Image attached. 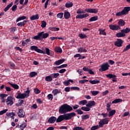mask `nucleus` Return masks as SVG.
I'll return each mask as SVG.
<instances>
[{"mask_svg": "<svg viewBox=\"0 0 130 130\" xmlns=\"http://www.w3.org/2000/svg\"><path fill=\"white\" fill-rule=\"evenodd\" d=\"M74 116H76V113L75 112L60 115L57 118L54 116H51L48 120V122H49V123H54L55 121H56V122H61V121L64 120H70V119H72Z\"/></svg>", "mask_w": 130, "mask_h": 130, "instance_id": "nucleus-1", "label": "nucleus"}, {"mask_svg": "<svg viewBox=\"0 0 130 130\" xmlns=\"http://www.w3.org/2000/svg\"><path fill=\"white\" fill-rule=\"evenodd\" d=\"M73 110V107L71 106L65 104L60 106L59 109V113H61V114H64L66 113H68V112H70Z\"/></svg>", "mask_w": 130, "mask_h": 130, "instance_id": "nucleus-2", "label": "nucleus"}, {"mask_svg": "<svg viewBox=\"0 0 130 130\" xmlns=\"http://www.w3.org/2000/svg\"><path fill=\"white\" fill-rule=\"evenodd\" d=\"M49 36V34L44 33V31L39 32L38 35L32 38V39L35 40H42L43 39H45Z\"/></svg>", "mask_w": 130, "mask_h": 130, "instance_id": "nucleus-3", "label": "nucleus"}, {"mask_svg": "<svg viewBox=\"0 0 130 130\" xmlns=\"http://www.w3.org/2000/svg\"><path fill=\"white\" fill-rule=\"evenodd\" d=\"M130 32V28L129 27H126L124 29H121L120 32L116 34V36L118 37V38H120L121 37H125L126 36L125 34H127V33Z\"/></svg>", "mask_w": 130, "mask_h": 130, "instance_id": "nucleus-4", "label": "nucleus"}, {"mask_svg": "<svg viewBox=\"0 0 130 130\" xmlns=\"http://www.w3.org/2000/svg\"><path fill=\"white\" fill-rule=\"evenodd\" d=\"M30 96V90L28 88L24 93H18L16 96L17 99H25V98H28Z\"/></svg>", "mask_w": 130, "mask_h": 130, "instance_id": "nucleus-5", "label": "nucleus"}, {"mask_svg": "<svg viewBox=\"0 0 130 130\" xmlns=\"http://www.w3.org/2000/svg\"><path fill=\"white\" fill-rule=\"evenodd\" d=\"M77 14H78L76 17V19H84V18H87V17H89L88 13L85 14V11L81 9H78L77 11Z\"/></svg>", "mask_w": 130, "mask_h": 130, "instance_id": "nucleus-6", "label": "nucleus"}, {"mask_svg": "<svg viewBox=\"0 0 130 130\" xmlns=\"http://www.w3.org/2000/svg\"><path fill=\"white\" fill-rule=\"evenodd\" d=\"M109 67L110 66L109 64H108V62H105L100 66L101 69H99V71H101V72H105V71H108V70H109Z\"/></svg>", "mask_w": 130, "mask_h": 130, "instance_id": "nucleus-7", "label": "nucleus"}, {"mask_svg": "<svg viewBox=\"0 0 130 130\" xmlns=\"http://www.w3.org/2000/svg\"><path fill=\"white\" fill-rule=\"evenodd\" d=\"M30 50H35L36 52H38V53H42L43 54H45V51L39 49L38 46H31L30 47Z\"/></svg>", "mask_w": 130, "mask_h": 130, "instance_id": "nucleus-8", "label": "nucleus"}, {"mask_svg": "<svg viewBox=\"0 0 130 130\" xmlns=\"http://www.w3.org/2000/svg\"><path fill=\"white\" fill-rule=\"evenodd\" d=\"M108 122H109V120H108V118H107L104 119H101L99 122V126H100V127H103V125L108 124Z\"/></svg>", "mask_w": 130, "mask_h": 130, "instance_id": "nucleus-9", "label": "nucleus"}, {"mask_svg": "<svg viewBox=\"0 0 130 130\" xmlns=\"http://www.w3.org/2000/svg\"><path fill=\"white\" fill-rule=\"evenodd\" d=\"M6 103L7 106H12L14 104V101L13 100V96H9L7 98Z\"/></svg>", "mask_w": 130, "mask_h": 130, "instance_id": "nucleus-10", "label": "nucleus"}, {"mask_svg": "<svg viewBox=\"0 0 130 130\" xmlns=\"http://www.w3.org/2000/svg\"><path fill=\"white\" fill-rule=\"evenodd\" d=\"M109 28L111 30H113V31H118V30L121 29L120 26L117 24H110Z\"/></svg>", "mask_w": 130, "mask_h": 130, "instance_id": "nucleus-11", "label": "nucleus"}, {"mask_svg": "<svg viewBox=\"0 0 130 130\" xmlns=\"http://www.w3.org/2000/svg\"><path fill=\"white\" fill-rule=\"evenodd\" d=\"M18 116L20 118H22L23 117H25V115H26V113H25V111H23V109H19L18 111L16 112Z\"/></svg>", "mask_w": 130, "mask_h": 130, "instance_id": "nucleus-12", "label": "nucleus"}, {"mask_svg": "<svg viewBox=\"0 0 130 130\" xmlns=\"http://www.w3.org/2000/svg\"><path fill=\"white\" fill-rule=\"evenodd\" d=\"M122 43H123V41L120 39H118L117 41L114 42V45L117 47H121V46H122Z\"/></svg>", "mask_w": 130, "mask_h": 130, "instance_id": "nucleus-13", "label": "nucleus"}, {"mask_svg": "<svg viewBox=\"0 0 130 130\" xmlns=\"http://www.w3.org/2000/svg\"><path fill=\"white\" fill-rule=\"evenodd\" d=\"M85 12H86V13H91L93 14H97L98 13V9H85Z\"/></svg>", "mask_w": 130, "mask_h": 130, "instance_id": "nucleus-14", "label": "nucleus"}, {"mask_svg": "<svg viewBox=\"0 0 130 130\" xmlns=\"http://www.w3.org/2000/svg\"><path fill=\"white\" fill-rule=\"evenodd\" d=\"M96 103H95V101H88V103L86 105L87 107H89V108H91L93 106H95Z\"/></svg>", "mask_w": 130, "mask_h": 130, "instance_id": "nucleus-15", "label": "nucleus"}, {"mask_svg": "<svg viewBox=\"0 0 130 130\" xmlns=\"http://www.w3.org/2000/svg\"><path fill=\"white\" fill-rule=\"evenodd\" d=\"M66 61V59L64 58H63L62 59H59L57 61H56L54 63L56 64V66H59V64H61V63H63Z\"/></svg>", "mask_w": 130, "mask_h": 130, "instance_id": "nucleus-16", "label": "nucleus"}, {"mask_svg": "<svg viewBox=\"0 0 130 130\" xmlns=\"http://www.w3.org/2000/svg\"><path fill=\"white\" fill-rule=\"evenodd\" d=\"M6 97H8V94H0V98H1V101L2 103H5L6 102V100H5V98Z\"/></svg>", "mask_w": 130, "mask_h": 130, "instance_id": "nucleus-17", "label": "nucleus"}, {"mask_svg": "<svg viewBox=\"0 0 130 130\" xmlns=\"http://www.w3.org/2000/svg\"><path fill=\"white\" fill-rule=\"evenodd\" d=\"M125 25V22L122 19H120L118 22V26L119 27H123Z\"/></svg>", "mask_w": 130, "mask_h": 130, "instance_id": "nucleus-18", "label": "nucleus"}, {"mask_svg": "<svg viewBox=\"0 0 130 130\" xmlns=\"http://www.w3.org/2000/svg\"><path fill=\"white\" fill-rule=\"evenodd\" d=\"M130 11V7H124L123 10H122L124 15H126Z\"/></svg>", "mask_w": 130, "mask_h": 130, "instance_id": "nucleus-19", "label": "nucleus"}, {"mask_svg": "<svg viewBox=\"0 0 130 130\" xmlns=\"http://www.w3.org/2000/svg\"><path fill=\"white\" fill-rule=\"evenodd\" d=\"M71 83H74V81L72 79H69V80L65 81L63 82L64 86H69Z\"/></svg>", "mask_w": 130, "mask_h": 130, "instance_id": "nucleus-20", "label": "nucleus"}, {"mask_svg": "<svg viewBox=\"0 0 130 130\" xmlns=\"http://www.w3.org/2000/svg\"><path fill=\"white\" fill-rule=\"evenodd\" d=\"M38 19H39V15H38V14L32 15L30 17V19L31 21H34L35 20H38Z\"/></svg>", "mask_w": 130, "mask_h": 130, "instance_id": "nucleus-21", "label": "nucleus"}, {"mask_svg": "<svg viewBox=\"0 0 130 130\" xmlns=\"http://www.w3.org/2000/svg\"><path fill=\"white\" fill-rule=\"evenodd\" d=\"M6 115H7V116H9V117H11V118H12V119H14V118H15V117H14V116H15V113H14V112L7 113Z\"/></svg>", "mask_w": 130, "mask_h": 130, "instance_id": "nucleus-22", "label": "nucleus"}, {"mask_svg": "<svg viewBox=\"0 0 130 130\" xmlns=\"http://www.w3.org/2000/svg\"><path fill=\"white\" fill-rule=\"evenodd\" d=\"M100 31V35H104V36H106V32H105V29H102L101 28L99 29Z\"/></svg>", "mask_w": 130, "mask_h": 130, "instance_id": "nucleus-23", "label": "nucleus"}, {"mask_svg": "<svg viewBox=\"0 0 130 130\" xmlns=\"http://www.w3.org/2000/svg\"><path fill=\"white\" fill-rule=\"evenodd\" d=\"M55 51L58 53H61L62 52V49H61L60 47L56 46L55 48Z\"/></svg>", "mask_w": 130, "mask_h": 130, "instance_id": "nucleus-24", "label": "nucleus"}, {"mask_svg": "<svg viewBox=\"0 0 130 130\" xmlns=\"http://www.w3.org/2000/svg\"><path fill=\"white\" fill-rule=\"evenodd\" d=\"M116 111L115 110H112L109 111V117H111V116H113L114 114H115Z\"/></svg>", "mask_w": 130, "mask_h": 130, "instance_id": "nucleus-25", "label": "nucleus"}, {"mask_svg": "<svg viewBox=\"0 0 130 130\" xmlns=\"http://www.w3.org/2000/svg\"><path fill=\"white\" fill-rule=\"evenodd\" d=\"M9 84L10 85V86H11V87H12V88H13V89H15L16 90H18V89H19V85H18L16 84H13L11 83H9Z\"/></svg>", "mask_w": 130, "mask_h": 130, "instance_id": "nucleus-26", "label": "nucleus"}, {"mask_svg": "<svg viewBox=\"0 0 130 130\" xmlns=\"http://www.w3.org/2000/svg\"><path fill=\"white\" fill-rule=\"evenodd\" d=\"M52 76L51 74L45 77V81H46V82H51L52 81Z\"/></svg>", "mask_w": 130, "mask_h": 130, "instance_id": "nucleus-27", "label": "nucleus"}, {"mask_svg": "<svg viewBox=\"0 0 130 130\" xmlns=\"http://www.w3.org/2000/svg\"><path fill=\"white\" fill-rule=\"evenodd\" d=\"M73 6H74V4H73V2L67 3L65 4L66 8H72Z\"/></svg>", "mask_w": 130, "mask_h": 130, "instance_id": "nucleus-28", "label": "nucleus"}, {"mask_svg": "<svg viewBox=\"0 0 130 130\" xmlns=\"http://www.w3.org/2000/svg\"><path fill=\"white\" fill-rule=\"evenodd\" d=\"M78 52H80V53H82V52H87V50L83 47H80L78 49Z\"/></svg>", "mask_w": 130, "mask_h": 130, "instance_id": "nucleus-29", "label": "nucleus"}, {"mask_svg": "<svg viewBox=\"0 0 130 130\" xmlns=\"http://www.w3.org/2000/svg\"><path fill=\"white\" fill-rule=\"evenodd\" d=\"M89 83H90V84H92V85H95V84H99V83H100V80H89Z\"/></svg>", "mask_w": 130, "mask_h": 130, "instance_id": "nucleus-30", "label": "nucleus"}, {"mask_svg": "<svg viewBox=\"0 0 130 130\" xmlns=\"http://www.w3.org/2000/svg\"><path fill=\"white\" fill-rule=\"evenodd\" d=\"M64 17L65 19H68L71 17V14L69 12H66L64 13Z\"/></svg>", "mask_w": 130, "mask_h": 130, "instance_id": "nucleus-31", "label": "nucleus"}, {"mask_svg": "<svg viewBox=\"0 0 130 130\" xmlns=\"http://www.w3.org/2000/svg\"><path fill=\"white\" fill-rule=\"evenodd\" d=\"M106 77H107V78H109V79H113V78H116V75L109 74L106 75Z\"/></svg>", "mask_w": 130, "mask_h": 130, "instance_id": "nucleus-32", "label": "nucleus"}, {"mask_svg": "<svg viewBox=\"0 0 130 130\" xmlns=\"http://www.w3.org/2000/svg\"><path fill=\"white\" fill-rule=\"evenodd\" d=\"M12 6H13V3H11L10 4H9L7 7H6L5 9H4V11L5 12H8V11H9V9H10V8H11L12 7Z\"/></svg>", "mask_w": 130, "mask_h": 130, "instance_id": "nucleus-33", "label": "nucleus"}, {"mask_svg": "<svg viewBox=\"0 0 130 130\" xmlns=\"http://www.w3.org/2000/svg\"><path fill=\"white\" fill-rule=\"evenodd\" d=\"M87 103H88V102H87V100H86L81 101L79 102V105H86Z\"/></svg>", "mask_w": 130, "mask_h": 130, "instance_id": "nucleus-34", "label": "nucleus"}, {"mask_svg": "<svg viewBox=\"0 0 130 130\" xmlns=\"http://www.w3.org/2000/svg\"><path fill=\"white\" fill-rule=\"evenodd\" d=\"M81 110H83V111H90V109L89 107H81Z\"/></svg>", "mask_w": 130, "mask_h": 130, "instance_id": "nucleus-35", "label": "nucleus"}, {"mask_svg": "<svg viewBox=\"0 0 130 130\" xmlns=\"http://www.w3.org/2000/svg\"><path fill=\"white\" fill-rule=\"evenodd\" d=\"M119 102H122V99H116L112 102V103L116 104V103H119Z\"/></svg>", "mask_w": 130, "mask_h": 130, "instance_id": "nucleus-36", "label": "nucleus"}, {"mask_svg": "<svg viewBox=\"0 0 130 130\" xmlns=\"http://www.w3.org/2000/svg\"><path fill=\"white\" fill-rule=\"evenodd\" d=\"M37 72H31L29 73V76L30 78H33V77H35V76H37Z\"/></svg>", "mask_w": 130, "mask_h": 130, "instance_id": "nucleus-37", "label": "nucleus"}, {"mask_svg": "<svg viewBox=\"0 0 130 130\" xmlns=\"http://www.w3.org/2000/svg\"><path fill=\"white\" fill-rule=\"evenodd\" d=\"M52 93L53 94L54 96H55V95H57V94L59 93V91H58V89H54L52 90Z\"/></svg>", "mask_w": 130, "mask_h": 130, "instance_id": "nucleus-38", "label": "nucleus"}, {"mask_svg": "<svg viewBox=\"0 0 130 130\" xmlns=\"http://www.w3.org/2000/svg\"><path fill=\"white\" fill-rule=\"evenodd\" d=\"M97 20H98V16H93L90 18L89 21L93 22V21H97Z\"/></svg>", "mask_w": 130, "mask_h": 130, "instance_id": "nucleus-39", "label": "nucleus"}, {"mask_svg": "<svg viewBox=\"0 0 130 130\" xmlns=\"http://www.w3.org/2000/svg\"><path fill=\"white\" fill-rule=\"evenodd\" d=\"M51 76H52V78L53 79H56L58 76H59V73H54L51 74Z\"/></svg>", "mask_w": 130, "mask_h": 130, "instance_id": "nucleus-40", "label": "nucleus"}, {"mask_svg": "<svg viewBox=\"0 0 130 130\" xmlns=\"http://www.w3.org/2000/svg\"><path fill=\"white\" fill-rule=\"evenodd\" d=\"M90 93H91V95H92V96H96V95H98V94L99 93V91L93 90L91 91Z\"/></svg>", "mask_w": 130, "mask_h": 130, "instance_id": "nucleus-41", "label": "nucleus"}, {"mask_svg": "<svg viewBox=\"0 0 130 130\" xmlns=\"http://www.w3.org/2000/svg\"><path fill=\"white\" fill-rule=\"evenodd\" d=\"M100 127H101L100 126H99V125H94L92 126L91 128H90V130H96V129H98V128H99Z\"/></svg>", "mask_w": 130, "mask_h": 130, "instance_id": "nucleus-42", "label": "nucleus"}, {"mask_svg": "<svg viewBox=\"0 0 130 130\" xmlns=\"http://www.w3.org/2000/svg\"><path fill=\"white\" fill-rule=\"evenodd\" d=\"M26 20H24L22 22H19L17 23V26H19L20 27H22V26H25V23H26Z\"/></svg>", "mask_w": 130, "mask_h": 130, "instance_id": "nucleus-43", "label": "nucleus"}, {"mask_svg": "<svg viewBox=\"0 0 130 130\" xmlns=\"http://www.w3.org/2000/svg\"><path fill=\"white\" fill-rule=\"evenodd\" d=\"M79 37H80V38H81V39H84V38H87V36L85 34H79Z\"/></svg>", "mask_w": 130, "mask_h": 130, "instance_id": "nucleus-44", "label": "nucleus"}, {"mask_svg": "<svg viewBox=\"0 0 130 130\" xmlns=\"http://www.w3.org/2000/svg\"><path fill=\"white\" fill-rule=\"evenodd\" d=\"M46 22L44 20L42 21V24H41V27L42 28H45V27H46Z\"/></svg>", "mask_w": 130, "mask_h": 130, "instance_id": "nucleus-45", "label": "nucleus"}, {"mask_svg": "<svg viewBox=\"0 0 130 130\" xmlns=\"http://www.w3.org/2000/svg\"><path fill=\"white\" fill-rule=\"evenodd\" d=\"M25 19H26V16H21L16 19V22H19V21H21V20H25Z\"/></svg>", "mask_w": 130, "mask_h": 130, "instance_id": "nucleus-46", "label": "nucleus"}, {"mask_svg": "<svg viewBox=\"0 0 130 130\" xmlns=\"http://www.w3.org/2000/svg\"><path fill=\"white\" fill-rule=\"evenodd\" d=\"M63 17V13H59L57 14V18H59V19H62Z\"/></svg>", "mask_w": 130, "mask_h": 130, "instance_id": "nucleus-47", "label": "nucleus"}, {"mask_svg": "<svg viewBox=\"0 0 130 130\" xmlns=\"http://www.w3.org/2000/svg\"><path fill=\"white\" fill-rule=\"evenodd\" d=\"M24 103L23 100H19L17 104H16V106H21L22 104Z\"/></svg>", "mask_w": 130, "mask_h": 130, "instance_id": "nucleus-48", "label": "nucleus"}, {"mask_svg": "<svg viewBox=\"0 0 130 130\" xmlns=\"http://www.w3.org/2000/svg\"><path fill=\"white\" fill-rule=\"evenodd\" d=\"M84 128L82 127H79V126H76V127H74L73 128V130H84Z\"/></svg>", "mask_w": 130, "mask_h": 130, "instance_id": "nucleus-49", "label": "nucleus"}, {"mask_svg": "<svg viewBox=\"0 0 130 130\" xmlns=\"http://www.w3.org/2000/svg\"><path fill=\"white\" fill-rule=\"evenodd\" d=\"M71 89L72 90L80 91V88H79V87L77 86L72 87H71Z\"/></svg>", "mask_w": 130, "mask_h": 130, "instance_id": "nucleus-50", "label": "nucleus"}, {"mask_svg": "<svg viewBox=\"0 0 130 130\" xmlns=\"http://www.w3.org/2000/svg\"><path fill=\"white\" fill-rule=\"evenodd\" d=\"M47 97L48 100H52V99H53V95L51 93L48 94Z\"/></svg>", "mask_w": 130, "mask_h": 130, "instance_id": "nucleus-51", "label": "nucleus"}, {"mask_svg": "<svg viewBox=\"0 0 130 130\" xmlns=\"http://www.w3.org/2000/svg\"><path fill=\"white\" fill-rule=\"evenodd\" d=\"M27 126V124H26L25 123H22L21 125H20V129L21 130L24 129V128Z\"/></svg>", "mask_w": 130, "mask_h": 130, "instance_id": "nucleus-52", "label": "nucleus"}, {"mask_svg": "<svg viewBox=\"0 0 130 130\" xmlns=\"http://www.w3.org/2000/svg\"><path fill=\"white\" fill-rule=\"evenodd\" d=\"M124 13L122 11V10L121 11V12H117L116 14V16H123Z\"/></svg>", "mask_w": 130, "mask_h": 130, "instance_id": "nucleus-53", "label": "nucleus"}, {"mask_svg": "<svg viewBox=\"0 0 130 130\" xmlns=\"http://www.w3.org/2000/svg\"><path fill=\"white\" fill-rule=\"evenodd\" d=\"M89 80H86V79H83L82 80H79V83L80 84H85V83H86V82H88Z\"/></svg>", "mask_w": 130, "mask_h": 130, "instance_id": "nucleus-54", "label": "nucleus"}, {"mask_svg": "<svg viewBox=\"0 0 130 130\" xmlns=\"http://www.w3.org/2000/svg\"><path fill=\"white\" fill-rule=\"evenodd\" d=\"M8 110H9L8 109H5L3 110L2 111H0V115H3V114H5V113H6Z\"/></svg>", "mask_w": 130, "mask_h": 130, "instance_id": "nucleus-55", "label": "nucleus"}, {"mask_svg": "<svg viewBox=\"0 0 130 130\" xmlns=\"http://www.w3.org/2000/svg\"><path fill=\"white\" fill-rule=\"evenodd\" d=\"M46 53L47 55H50V50L48 48H45Z\"/></svg>", "mask_w": 130, "mask_h": 130, "instance_id": "nucleus-56", "label": "nucleus"}, {"mask_svg": "<svg viewBox=\"0 0 130 130\" xmlns=\"http://www.w3.org/2000/svg\"><path fill=\"white\" fill-rule=\"evenodd\" d=\"M37 108H38V106H37V104H34L31 107V109H37Z\"/></svg>", "mask_w": 130, "mask_h": 130, "instance_id": "nucleus-57", "label": "nucleus"}, {"mask_svg": "<svg viewBox=\"0 0 130 130\" xmlns=\"http://www.w3.org/2000/svg\"><path fill=\"white\" fill-rule=\"evenodd\" d=\"M90 117L89 116V115L86 114L82 116V119L85 120V119H88Z\"/></svg>", "mask_w": 130, "mask_h": 130, "instance_id": "nucleus-58", "label": "nucleus"}, {"mask_svg": "<svg viewBox=\"0 0 130 130\" xmlns=\"http://www.w3.org/2000/svg\"><path fill=\"white\" fill-rule=\"evenodd\" d=\"M67 71V70H66V69H62L58 71V73H59V74H63V73L66 72Z\"/></svg>", "mask_w": 130, "mask_h": 130, "instance_id": "nucleus-59", "label": "nucleus"}, {"mask_svg": "<svg viewBox=\"0 0 130 130\" xmlns=\"http://www.w3.org/2000/svg\"><path fill=\"white\" fill-rule=\"evenodd\" d=\"M16 10H17V5H15L12 7V11H13V12H16Z\"/></svg>", "mask_w": 130, "mask_h": 130, "instance_id": "nucleus-60", "label": "nucleus"}, {"mask_svg": "<svg viewBox=\"0 0 130 130\" xmlns=\"http://www.w3.org/2000/svg\"><path fill=\"white\" fill-rule=\"evenodd\" d=\"M130 49V44L127 45L126 47L124 49L123 51H127V50H128V49Z\"/></svg>", "mask_w": 130, "mask_h": 130, "instance_id": "nucleus-61", "label": "nucleus"}, {"mask_svg": "<svg viewBox=\"0 0 130 130\" xmlns=\"http://www.w3.org/2000/svg\"><path fill=\"white\" fill-rule=\"evenodd\" d=\"M76 111H77L78 114L82 115V114H83V113H84V112L80 109L77 110Z\"/></svg>", "mask_w": 130, "mask_h": 130, "instance_id": "nucleus-62", "label": "nucleus"}, {"mask_svg": "<svg viewBox=\"0 0 130 130\" xmlns=\"http://www.w3.org/2000/svg\"><path fill=\"white\" fill-rule=\"evenodd\" d=\"M34 92L36 94H39L40 93V90L38 88L34 89Z\"/></svg>", "mask_w": 130, "mask_h": 130, "instance_id": "nucleus-63", "label": "nucleus"}, {"mask_svg": "<svg viewBox=\"0 0 130 130\" xmlns=\"http://www.w3.org/2000/svg\"><path fill=\"white\" fill-rule=\"evenodd\" d=\"M108 93H109V91L108 90H106L102 92V95L103 96H106Z\"/></svg>", "mask_w": 130, "mask_h": 130, "instance_id": "nucleus-64", "label": "nucleus"}]
</instances>
